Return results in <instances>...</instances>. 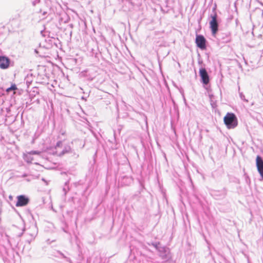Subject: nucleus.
Listing matches in <instances>:
<instances>
[{
  "mask_svg": "<svg viewBox=\"0 0 263 263\" xmlns=\"http://www.w3.org/2000/svg\"><path fill=\"white\" fill-rule=\"evenodd\" d=\"M199 75L201 77V82L204 84L207 85L209 83L210 79L209 74L204 68H201L199 70Z\"/></svg>",
  "mask_w": 263,
  "mask_h": 263,
  "instance_id": "nucleus-4",
  "label": "nucleus"
},
{
  "mask_svg": "<svg viewBox=\"0 0 263 263\" xmlns=\"http://www.w3.org/2000/svg\"><path fill=\"white\" fill-rule=\"evenodd\" d=\"M196 44L197 46L202 50L206 48V40L202 35H196Z\"/></svg>",
  "mask_w": 263,
  "mask_h": 263,
  "instance_id": "nucleus-3",
  "label": "nucleus"
},
{
  "mask_svg": "<svg viewBox=\"0 0 263 263\" xmlns=\"http://www.w3.org/2000/svg\"><path fill=\"white\" fill-rule=\"evenodd\" d=\"M40 153H41L40 152L36 151H32L30 152V154H36V155H39Z\"/></svg>",
  "mask_w": 263,
  "mask_h": 263,
  "instance_id": "nucleus-20",
  "label": "nucleus"
},
{
  "mask_svg": "<svg viewBox=\"0 0 263 263\" xmlns=\"http://www.w3.org/2000/svg\"><path fill=\"white\" fill-rule=\"evenodd\" d=\"M17 89L16 86L15 84L12 85L10 87L7 89V91L9 92L10 90H16Z\"/></svg>",
  "mask_w": 263,
  "mask_h": 263,
  "instance_id": "nucleus-17",
  "label": "nucleus"
},
{
  "mask_svg": "<svg viewBox=\"0 0 263 263\" xmlns=\"http://www.w3.org/2000/svg\"><path fill=\"white\" fill-rule=\"evenodd\" d=\"M17 201L16 203V206H24L28 204L29 200L24 195H20L17 197Z\"/></svg>",
  "mask_w": 263,
  "mask_h": 263,
  "instance_id": "nucleus-7",
  "label": "nucleus"
},
{
  "mask_svg": "<svg viewBox=\"0 0 263 263\" xmlns=\"http://www.w3.org/2000/svg\"><path fill=\"white\" fill-rule=\"evenodd\" d=\"M159 252V256L162 259H167L169 258L168 256V249L164 247H161L158 249Z\"/></svg>",
  "mask_w": 263,
  "mask_h": 263,
  "instance_id": "nucleus-10",
  "label": "nucleus"
},
{
  "mask_svg": "<svg viewBox=\"0 0 263 263\" xmlns=\"http://www.w3.org/2000/svg\"><path fill=\"white\" fill-rule=\"evenodd\" d=\"M10 63L9 58L6 56H0V68L3 69H7L9 67Z\"/></svg>",
  "mask_w": 263,
  "mask_h": 263,
  "instance_id": "nucleus-9",
  "label": "nucleus"
},
{
  "mask_svg": "<svg viewBox=\"0 0 263 263\" xmlns=\"http://www.w3.org/2000/svg\"><path fill=\"white\" fill-rule=\"evenodd\" d=\"M29 232L27 233V234L30 236V238L27 239V242L29 243L34 240L35 237L36 236L37 234V229L35 226H32L29 228Z\"/></svg>",
  "mask_w": 263,
  "mask_h": 263,
  "instance_id": "nucleus-8",
  "label": "nucleus"
},
{
  "mask_svg": "<svg viewBox=\"0 0 263 263\" xmlns=\"http://www.w3.org/2000/svg\"><path fill=\"white\" fill-rule=\"evenodd\" d=\"M211 21L210 22V27L211 29L212 35L215 36L218 30V23L217 20V15L215 12L213 14H211Z\"/></svg>",
  "mask_w": 263,
  "mask_h": 263,
  "instance_id": "nucleus-2",
  "label": "nucleus"
},
{
  "mask_svg": "<svg viewBox=\"0 0 263 263\" xmlns=\"http://www.w3.org/2000/svg\"><path fill=\"white\" fill-rule=\"evenodd\" d=\"M69 26L71 28H72L73 27V25L72 24H70L69 25Z\"/></svg>",
  "mask_w": 263,
  "mask_h": 263,
  "instance_id": "nucleus-22",
  "label": "nucleus"
},
{
  "mask_svg": "<svg viewBox=\"0 0 263 263\" xmlns=\"http://www.w3.org/2000/svg\"><path fill=\"white\" fill-rule=\"evenodd\" d=\"M62 142L61 141H59L55 145V148H57V147H60L62 146Z\"/></svg>",
  "mask_w": 263,
  "mask_h": 263,
  "instance_id": "nucleus-19",
  "label": "nucleus"
},
{
  "mask_svg": "<svg viewBox=\"0 0 263 263\" xmlns=\"http://www.w3.org/2000/svg\"><path fill=\"white\" fill-rule=\"evenodd\" d=\"M260 4H261V5L262 6H263V4H262V3H260Z\"/></svg>",
  "mask_w": 263,
  "mask_h": 263,
  "instance_id": "nucleus-25",
  "label": "nucleus"
},
{
  "mask_svg": "<svg viewBox=\"0 0 263 263\" xmlns=\"http://www.w3.org/2000/svg\"><path fill=\"white\" fill-rule=\"evenodd\" d=\"M68 190H69V187L67 185V183L66 182L63 188V191L64 192L65 196L66 195V194L67 192L68 191Z\"/></svg>",
  "mask_w": 263,
  "mask_h": 263,
  "instance_id": "nucleus-16",
  "label": "nucleus"
},
{
  "mask_svg": "<svg viewBox=\"0 0 263 263\" xmlns=\"http://www.w3.org/2000/svg\"><path fill=\"white\" fill-rule=\"evenodd\" d=\"M9 198L10 200H12V199H13V197H12V196L10 195V196H9Z\"/></svg>",
  "mask_w": 263,
  "mask_h": 263,
  "instance_id": "nucleus-24",
  "label": "nucleus"
},
{
  "mask_svg": "<svg viewBox=\"0 0 263 263\" xmlns=\"http://www.w3.org/2000/svg\"><path fill=\"white\" fill-rule=\"evenodd\" d=\"M58 253L62 256V257L63 258H65L67 261L69 262H71V261L70 260V259L67 257H66V256L64 255V254L62 253L61 251H58Z\"/></svg>",
  "mask_w": 263,
  "mask_h": 263,
  "instance_id": "nucleus-15",
  "label": "nucleus"
},
{
  "mask_svg": "<svg viewBox=\"0 0 263 263\" xmlns=\"http://www.w3.org/2000/svg\"><path fill=\"white\" fill-rule=\"evenodd\" d=\"M26 176H27V175L26 174H24L22 176V177H26Z\"/></svg>",
  "mask_w": 263,
  "mask_h": 263,
  "instance_id": "nucleus-23",
  "label": "nucleus"
},
{
  "mask_svg": "<svg viewBox=\"0 0 263 263\" xmlns=\"http://www.w3.org/2000/svg\"><path fill=\"white\" fill-rule=\"evenodd\" d=\"M71 151V148L70 146H69L68 145L66 146H65L63 150L59 154V156H62L65 155V154L70 153Z\"/></svg>",
  "mask_w": 263,
  "mask_h": 263,
  "instance_id": "nucleus-12",
  "label": "nucleus"
},
{
  "mask_svg": "<svg viewBox=\"0 0 263 263\" xmlns=\"http://www.w3.org/2000/svg\"><path fill=\"white\" fill-rule=\"evenodd\" d=\"M256 165L257 171L263 180V159L259 155L256 158Z\"/></svg>",
  "mask_w": 263,
  "mask_h": 263,
  "instance_id": "nucleus-5",
  "label": "nucleus"
},
{
  "mask_svg": "<svg viewBox=\"0 0 263 263\" xmlns=\"http://www.w3.org/2000/svg\"><path fill=\"white\" fill-rule=\"evenodd\" d=\"M239 96H240V97L241 100H242L247 102H248V100L245 99V95L242 92L239 93Z\"/></svg>",
  "mask_w": 263,
  "mask_h": 263,
  "instance_id": "nucleus-18",
  "label": "nucleus"
},
{
  "mask_svg": "<svg viewBox=\"0 0 263 263\" xmlns=\"http://www.w3.org/2000/svg\"><path fill=\"white\" fill-rule=\"evenodd\" d=\"M40 2V0H34L32 2V5L33 6H35L36 4L39 3Z\"/></svg>",
  "mask_w": 263,
  "mask_h": 263,
  "instance_id": "nucleus-21",
  "label": "nucleus"
},
{
  "mask_svg": "<svg viewBox=\"0 0 263 263\" xmlns=\"http://www.w3.org/2000/svg\"><path fill=\"white\" fill-rule=\"evenodd\" d=\"M147 244L149 245V246H153V247H154L158 251V249L160 248L161 246H160V242H153L152 243H147Z\"/></svg>",
  "mask_w": 263,
  "mask_h": 263,
  "instance_id": "nucleus-13",
  "label": "nucleus"
},
{
  "mask_svg": "<svg viewBox=\"0 0 263 263\" xmlns=\"http://www.w3.org/2000/svg\"><path fill=\"white\" fill-rule=\"evenodd\" d=\"M212 195L217 200L223 199L227 195V190L225 188L221 191L215 190L213 191Z\"/></svg>",
  "mask_w": 263,
  "mask_h": 263,
  "instance_id": "nucleus-6",
  "label": "nucleus"
},
{
  "mask_svg": "<svg viewBox=\"0 0 263 263\" xmlns=\"http://www.w3.org/2000/svg\"><path fill=\"white\" fill-rule=\"evenodd\" d=\"M70 20L69 15L65 12H63L59 14V22L60 24L67 23Z\"/></svg>",
  "mask_w": 263,
  "mask_h": 263,
  "instance_id": "nucleus-11",
  "label": "nucleus"
},
{
  "mask_svg": "<svg viewBox=\"0 0 263 263\" xmlns=\"http://www.w3.org/2000/svg\"><path fill=\"white\" fill-rule=\"evenodd\" d=\"M223 42L228 43L231 41V37L229 34L226 35V38H222Z\"/></svg>",
  "mask_w": 263,
  "mask_h": 263,
  "instance_id": "nucleus-14",
  "label": "nucleus"
},
{
  "mask_svg": "<svg viewBox=\"0 0 263 263\" xmlns=\"http://www.w3.org/2000/svg\"><path fill=\"white\" fill-rule=\"evenodd\" d=\"M224 123L228 128H234L237 126L238 121L235 115L228 112L223 119Z\"/></svg>",
  "mask_w": 263,
  "mask_h": 263,
  "instance_id": "nucleus-1",
  "label": "nucleus"
}]
</instances>
